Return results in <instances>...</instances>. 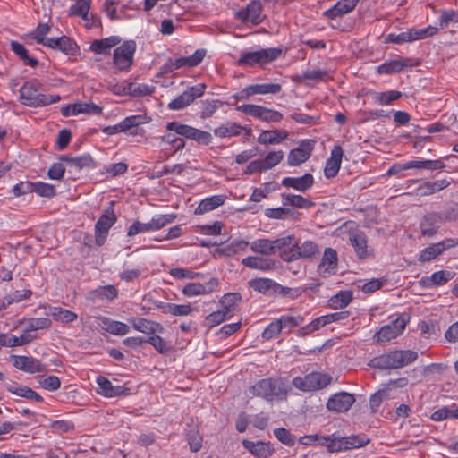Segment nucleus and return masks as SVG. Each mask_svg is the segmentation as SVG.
I'll return each mask as SVG.
<instances>
[{
	"label": "nucleus",
	"instance_id": "19",
	"mask_svg": "<svg viewBox=\"0 0 458 458\" xmlns=\"http://www.w3.org/2000/svg\"><path fill=\"white\" fill-rule=\"evenodd\" d=\"M452 219L449 216H443L441 213H430L424 216L420 222V231L424 236H433L438 230L439 225Z\"/></svg>",
	"mask_w": 458,
	"mask_h": 458
},
{
	"label": "nucleus",
	"instance_id": "45",
	"mask_svg": "<svg viewBox=\"0 0 458 458\" xmlns=\"http://www.w3.org/2000/svg\"><path fill=\"white\" fill-rule=\"evenodd\" d=\"M391 387L386 386L385 388L379 389L370 396L369 408L372 413H377L382 403L385 400L391 398Z\"/></svg>",
	"mask_w": 458,
	"mask_h": 458
},
{
	"label": "nucleus",
	"instance_id": "20",
	"mask_svg": "<svg viewBox=\"0 0 458 458\" xmlns=\"http://www.w3.org/2000/svg\"><path fill=\"white\" fill-rule=\"evenodd\" d=\"M242 264L250 269L262 272H271L277 268V261L264 256H248L242 260Z\"/></svg>",
	"mask_w": 458,
	"mask_h": 458
},
{
	"label": "nucleus",
	"instance_id": "35",
	"mask_svg": "<svg viewBox=\"0 0 458 458\" xmlns=\"http://www.w3.org/2000/svg\"><path fill=\"white\" fill-rule=\"evenodd\" d=\"M118 295V291L114 285L99 286L88 293V299L92 301H111Z\"/></svg>",
	"mask_w": 458,
	"mask_h": 458
},
{
	"label": "nucleus",
	"instance_id": "52",
	"mask_svg": "<svg viewBox=\"0 0 458 458\" xmlns=\"http://www.w3.org/2000/svg\"><path fill=\"white\" fill-rule=\"evenodd\" d=\"M11 49L24 62L26 65L36 67L38 64V60L29 55L24 46L17 41L11 42Z\"/></svg>",
	"mask_w": 458,
	"mask_h": 458
},
{
	"label": "nucleus",
	"instance_id": "1",
	"mask_svg": "<svg viewBox=\"0 0 458 458\" xmlns=\"http://www.w3.org/2000/svg\"><path fill=\"white\" fill-rule=\"evenodd\" d=\"M290 390L291 387L281 377L260 379L250 389L254 396L261 397L270 403L286 400Z\"/></svg>",
	"mask_w": 458,
	"mask_h": 458
},
{
	"label": "nucleus",
	"instance_id": "32",
	"mask_svg": "<svg viewBox=\"0 0 458 458\" xmlns=\"http://www.w3.org/2000/svg\"><path fill=\"white\" fill-rule=\"evenodd\" d=\"M359 0H341L333 7L327 10L324 15L328 19H335L351 13L357 5Z\"/></svg>",
	"mask_w": 458,
	"mask_h": 458
},
{
	"label": "nucleus",
	"instance_id": "25",
	"mask_svg": "<svg viewBox=\"0 0 458 458\" xmlns=\"http://www.w3.org/2000/svg\"><path fill=\"white\" fill-rule=\"evenodd\" d=\"M414 64L411 58H396L389 61H386L380 64L377 71L379 74H391L402 72L406 67H412Z\"/></svg>",
	"mask_w": 458,
	"mask_h": 458
},
{
	"label": "nucleus",
	"instance_id": "26",
	"mask_svg": "<svg viewBox=\"0 0 458 458\" xmlns=\"http://www.w3.org/2000/svg\"><path fill=\"white\" fill-rule=\"evenodd\" d=\"M369 439L365 436L352 435L348 437H336V445L332 448L337 451L359 448L368 444Z\"/></svg>",
	"mask_w": 458,
	"mask_h": 458
},
{
	"label": "nucleus",
	"instance_id": "64",
	"mask_svg": "<svg viewBox=\"0 0 458 458\" xmlns=\"http://www.w3.org/2000/svg\"><path fill=\"white\" fill-rule=\"evenodd\" d=\"M33 192L41 197L50 198L55 194V189L53 185L42 182L33 183Z\"/></svg>",
	"mask_w": 458,
	"mask_h": 458
},
{
	"label": "nucleus",
	"instance_id": "61",
	"mask_svg": "<svg viewBox=\"0 0 458 458\" xmlns=\"http://www.w3.org/2000/svg\"><path fill=\"white\" fill-rule=\"evenodd\" d=\"M153 232L151 228L150 221L143 223L140 221H134L132 225L128 228L127 236L133 237L139 233Z\"/></svg>",
	"mask_w": 458,
	"mask_h": 458
},
{
	"label": "nucleus",
	"instance_id": "4",
	"mask_svg": "<svg viewBox=\"0 0 458 458\" xmlns=\"http://www.w3.org/2000/svg\"><path fill=\"white\" fill-rule=\"evenodd\" d=\"M282 54V48L270 47L256 51L243 52L237 64L239 65L254 66L265 65L276 60Z\"/></svg>",
	"mask_w": 458,
	"mask_h": 458
},
{
	"label": "nucleus",
	"instance_id": "10",
	"mask_svg": "<svg viewBox=\"0 0 458 458\" xmlns=\"http://www.w3.org/2000/svg\"><path fill=\"white\" fill-rule=\"evenodd\" d=\"M409 316L401 314L390 324L383 326L380 330L375 335L377 342H388L403 333L407 323Z\"/></svg>",
	"mask_w": 458,
	"mask_h": 458
},
{
	"label": "nucleus",
	"instance_id": "13",
	"mask_svg": "<svg viewBox=\"0 0 458 458\" xmlns=\"http://www.w3.org/2000/svg\"><path fill=\"white\" fill-rule=\"evenodd\" d=\"M94 323L96 327L115 336L126 335L131 331L130 326L126 323L104 316L95 317Z\"/></svg>",
	"mask_w": 458,
	"mask_h": 458
},
{
	"label": "nucleus",
	"instance_id": "62",
	"mask_svg": "<svg viewBox=\"0 0 458 458\" xmlns=\"http://www.w3.org/2000/svg\"><path fill=\"white\" fill-rule=\"evenodd\" d=\"M190 96L191 95H189L187 93V91L185 90L180 96H178L176 98H174L168 104L169 109L181 110V109L184 108L185 106H189L191 103H192V98Z\"/></svg>",
	"mask_w": 458,
	"mask_h": 458
},
{
	"label": "nucleus",
	"instance_id": "56",
	"mask_svg": "<svg viewBox=\"0 0 458 458\" xmlns=\"http://www.w3.org/2000/svg\"><path fill=\"white\" fill-rule=\"evenodd\" d=\"M327 324L329 323L328 318H327L326 315L318 317L313 321H311L310 324L301 327L298 331V335L301 336L307 335L314 331L320 329L321 327H325Z\"/></svg>",
	"mask_w": 458,
	"mask_h": 458
},
{
	"label": "nucleus",
	"instance_id": "41",
	"mask_svg": "<svg viewBox=\"0 0 458 458\" xmlns=\"http://www.w3.org/2000/svg\"><path fill=\"white\" fill-rule=\"evenodd\" d=\"M240 301L241 295L239 293H226L219 301V310L224 311L227 317L231 318L233 315L235 308Z\"/></svg>",
	"mask_w": 458,
	"mask_h": 458
},
{
	"label": "nucleus",
	"instance_id": "51",
	"mask_svg": "<svg viewBox=\"0 0 458 458\" xmlns=\"http://www.w3.org/2000/svg\"><path fill=\"white\" fill-rule=\"evenodd\" d=\"M32 294L30 290L24 289L22 291H15L10 295L6 296L3 301H0V310L5 309L13 303L21 302L23 300L29 299Z\"/></svg>",
	"mask_w": 458,
	"mask_h": 458
},
{
	"label": "nucleus",
	"instance_id": "58",
	"mask_svg": "<svg viewBox=\"0 0 458 458\" xmlns=\"http://www.w3.org/2000/svg\"><path fill=\"white\" fill-rule=\"evenodd\" d=\"M51 316L55 320L63 323H69L77 318V315L75 313L58 307L53 308L51 310Z\"/></svg>",
	"mask_w": 458,
	"mask_h": 458
},
{
	"label": "nucleus",
	"instance_id": "49",
	"mask_svg": "<svg viewBox=\"0 0 458 458\" xmlns=\"http://www.w3.org/2000/svg\"><path fill=\"white\" fill-rule=\"evenodd\" d=\"M373 100L381 105L388 106L392 102L399 99L402 97V92L398 90H389L386 92H373L371 93Z\"/></svg>",
	"mask_w": 458,
	"mask_h": 458
},
{
	"label": "nucleus",
	"instance_id": "2",
	"mask_svg": "<svg viewBox=\"0 0 458 458\" xmlns=\"http://www.w3.org/2000/svg\"><path fill=\"white\" fill-rule=\"evenodd\" d=\"M41 83L37 80L26 81L20 89V100L28 106L38 107L58 102L59 95H46L39 93Z\"/></svg>",
	"mask_w": 458,
	"mask_h": 458
},
{
	"label": "nucleus",
	"instance_id": "21",
	"mask_svg": "<svg viewBox=\"0 0 458 458\" xmlns=\"http://www.w3.org/2000/svg\"><path fill=\"white\" fill-rule=\"evenodd\" d=\"M217 286L218 280L216 278H211L205 284L189 283L183 287L182 293L187 297L206 295L215 292Z\"/></svg>",
	"mask_w": 458,
	"mask_h": 458
},
{
	"label": "nucleus",
	"instance_id": "36",
	"mask_svg": "<svg viewBox=\"0 0 458 458\" xmlns=\"http://www.w3.org/2000/svg\"><path fill=\"white\" fill-rule=\"evenodd\" d=\"M157 307L162 309L163 312L165 314H170L178 317L188 316L195 310V309L192 308L190 303L175 304L170 302H160V304H158Z\"/></svg>",
	"mask_w": 458,
	"mask_h": 458
},
{
	"label": "nucleus",
	"instance_id": "28",
	"mask_svg": "<svg viewBox=\"0 0 458 458\" xmlns=\"http://www.w3.org/2000/svg\"><path fill=\"white\" fill-rule=\"evenodd\" d=\"M342 158V148L340 146H335L324 169V174L327 178H333L337 174L341 166Z\"/></svg>",
	"mask_w": 458,
	"mask_h": 458
},
{
	"label": "nucleus",
	"instance_id": "9",
	"mask_svg": "<svg viewBox=\"0 0 458 458\" xmlns=\"http://www.w3.org/2000/svg\"><path fill=\"white\" fill-rule=\"evenodd\" d=\"M166 130L174 131L180 136H183L187 139L193 140L199 144L208 145L212 140V135L196 128H193L187 124H182L178 122H170L166 124Z\"/></svg>",
	"mask_w": 458,
	"mask_h": 458
},
{
	"label": "nucleus",
	"instance_id": "17",
	"mask_svg": "<svg viewBox=\"0 0 458 458\" xmlns=\"http://www.w3.org/2000/svg\"><path fill=\"white\" fill-rule=\"evenodd\" d=\"M458 245V240L448 238L437 243L429 245L420 251L419 260L421 262L430 261L442 254L445 250Z\"/></svg>",
	"mask_w": 458,
	"mask_h": 458
},
{
	"label": "nucleus",
	"instance_id": "55",
	"mask_svg": "<svg viewBox=\"0 0 458 458\" xmlns=\"http://www.w3.org/2000/svg\"><path fill=\"white\" fill-rule=\"evenodd\" d=\"M450 185V181L447 179L437 180L435 182H424L420 185V189H424L423 195H431L441 190L447 188Z\"/></svg>",
	"mask_w": 458,
	"mask_h": 458
},
{
	"label": "nucleus",
	"instance_id": "63",
	"mask_svg": "<svg viewBox=\"0 0 458 458\" xmlns=\"http://www.w3.org/2000/svg\"><path fill=\"white\" fill-rule=\"evenodd\" d=\"M51 327V320L47 318H30L27 323V329L37 331L39 329H47Z\"/></svg>",
	"mask_w": 458,
	"mask_h": 458
},
{
	"label": "nucleus",
	"instance_id": "16",
	"mask_svg": "<svg viewBox=\"0 0 458 458\" xmlns=\"http://www.w3.org/2000/svg\"><path fill=\"white\" fill-rule=\"evenodd\" d=\"M354 394L347 392H339L331 395L327 403V409L335 412H346L355 403Z\"/></svg>",
	"mask_w": 458,
	"mask_h": 458
},
{
	"label": "nucleus",
	"instance_id": "40",
	"mask_svg": "<svg viewBox=\"0 0 458 458\" xmlns=\"http://www.w3.org/2000/svg\"><path fill=\"white\" fill-rule=\"evenodd\" d=\"M206 55V50L203 48L197 49L194 54L185 57H179L175 59V67L177 69L187 67L191 68L199 65Z\"/></svg>",
	"mask_w": 458,
	"mask_h": 458
},
{
	"label": "nucleus",
	"instance_id": "24",
	"mask_svg": "<svg viewBox=\"0 0 458 458\" xmlns=\"http://www.w3.org/2000/svg\"><path fill=\"white\" fill-rule=\"evenodd\" d=\"M337 267V253L332 248H327L318 265V271L320 276L327 277L335 274Z\"/></svg>",
	"mask_w": 458,
	"mask_h": 458
},
{
	"label": "nucleus",
	"instance_id": "23",
	"mask_svg": "<svg viewBox=\"0 0 458 458\" xmlns=\"http://www.w3.org/2000/svg\"><path fill=\"white\" fill-rule=\"evenodd\" d=\"M261 11V2L254 0L248 4L245 8L239 10L237 15L242 21L259 24L262 21Z\"/></svg>",
	"mask_w": 458,
	"mask_h": 458
},
{
	"label": "nucleus",
	"instance_id": "11",
	"mask_svg": "<svg viewBox=\"0 0 458 458\" xmlns=\"http://www.w3.org/2000/svg\"><path fill=\"white\" fill-rule=\"evenodd\" d=\"M98 168V172L91 173L90 178L95 182L104 180L105 174L117 176L124 174L127 171V165L124 163H115L107 165L106 167L98 165L97 163L88 155V172Z\"/></svg>",
	"mask_w": 458,
	"mask_h": 458
},
{
	"label": "nucleus",
	"instance_id": "50",
	"mask_svg": "<svg viewBox=\"0 0 458 458\" xmlns=\"http://www.w3.org/2000/svg\"><path fill=\"white\" fill-rule=\"evenodd\" d=\"M249 285L259 293L267 294L273 293L276 282L269 278H255L249 281Z\"/></svg>",
	"mask_w": 458,
	"mask_h": 458
},
{
	"label": "nucleus",
	"instance_id": "15",
	"mask_svg": "<svg viewBox=\"0 0 458 458\" xmlns=\"http://www.w3.org/2000/svg\"><path fill=\"white\" fill-rule=\"evenodd\" d=\"M282 89L280 83H257L243 88L238 94L237 98L247 99L254 95H276Z\"/></svg>",
	"mask_w": 458,
	"mask_h": 458
},
{
	"label": "nucleus",
	"instance_id": "33",
	"mask_svg": "<svg viewBox=\"0 0 458 458\" xmlns=\"http://www.w3.org/2000/svg\"><path fill=\"white\" fill-rule=\"evenodd\" d=\"M276 239L270 240L267 238L256 239L250 242V250L260 256L268 258L276 254Z\"/></svg>",
	"mask_w": 458,
	"mask_h": 458
},
{
	"label": "nucleus",
	"instance_id": "31",
	"mask_svg": "<svg viewBox=\"0 0 458 458\" xmlns=\"http://www.w3.org/2000/svg\"><path fill=\"white\" fill-rule=\"evenodd\" d=\"M242 445L254 456L259 458H267L272 455L274 449L268 443L263 441L253 442L248 439L242 441Z\"/></svg>",
	"mask_w": 458,
	"mask_h": 458
},
{
	"label": "nucleus",
	"instance_id": "6",
	"mask_svg": "<svg viewBox=\"0 0 458 458\" xmlns=\"http://www.w3.org/2000/svg\"><path fill=\"white\" fill-rule=\"evenodd\" d=\"M136 48L137 45L134 40H127L114 49L113 63L118 71L128 72L131 69Z\"/></svg>",
	"mask_w": 458,
	"mask_h": 458
},
{
	"label": "nucleus",
	"instance_id": "14",
	"mask_svg": "<svg viewBox=\"0 0 458 458\" xmlns=\"http://www.w3.org/2000/svg\"><path fill=\"white\" fill-rule=\"evenodd\" d=\"M276 253L279 251L280 258L285 262L297 260V240L293 235L276 239Z\"/></svg>",
	"mask_w": 458,
	"mask_h": 458
},
{
	"label": "nucleus",
	"instance_id": "37",
	"mask_svg": "<svg viewBox=\"0 0 458 458\" xmlns=\"http://www.w3.org/2000/svg\"><path fill=\"white\" fill-rule=\"evenodd\" d=\"M43 46L55 50H60L65 54H71L74 49L75 43L69 38L63 36L60 38H48Z\"/></svg>",
	"mask_w": 458,
	"mask_h": 458
},
{
	"label": "nucleus",
	"instance_id": "59",
	"mask_svg": "<svg viewBox=\"0 0 458 458\" xmlns=\"http://www.w3.org/2000/svg\"><path fill=\"white\" fill-rule=\"evenodd\" d=\"M144 123V118L141 115L128 116L122 121L124 132L130 134H136L137 127Z\"/></svg>",
	"mask_w": 458,
	"mask_h": 458
},
{
	"label": "nucleus",
	"instance_id": "12",
	"mask_svg": "<svg viewBox=\"0 0 458 458\" xmlns=\"http://www.w3.org/2000/svg\"><path fill=\"white\" fill-rule=\"evenodd\" d=\"M116 216L114 211L106 210L97 221L95 225V243L102 246L108 236L110 228L116 222Z\"/></svg>",
	"mask_w": 458,
	"mask_h": 458
},
{
	"label": "nucleus",
	"instance_id": "27",
	"mask_svg": "<svg viewBox=\"0 0 458 458\" xmlns=\"http://www.w3.org/2000/svg\"><path fill=\"white\" fill-rule=\"evenodd\" d=\"M314 183V178L310 174H305L301 177H285L282 180V185L304 192L310 189Z\"/></svg>",
	"mask_w": 458,
	"mask_h": 458
},
{
	"label": "nucleus",
	"instance_id": "18",
	"mask_svg": "<svg viewBox=\"0 0 458 458\" xmlns=\"http://www.w3.org/2000/svg\"><path fill=\"white\" fill-rule=\"evenodd\" d=\"M313 149V142L311 140H302L300 146L292 149L287 157V164L290 166H297L306 162Z\"/></svg>",
	"mask_w": 458,
	"mask_h": 458
},
{
	"label": "nucleus",
	"instance_id": "39",
	"mask_svg": "<svg viewBox=\"0 0 458 458\" xmlns=\"http://www.w3.org/2000/svg\"><path fill=\"white\" fill-rule=\"evenodd\" d=\"M451 279V272L448 271H437L430 276L422 277L420 281L421 286L430 288L436 285H443Z\"/></svg>",
	"mask_w": 458,
	"mask_h": 458
},
{
	"label": "nucleus",
	"instance_id": "46",
	"mask_svg": "<svg viewBox=\"0 0 458 458\" xmlns=\"http://www.w3.org/2000/svg\"><path fill=\"white\" fill-rule=\"evenodd\" d=\"M248 246L250 247V242L248 240L235 238L220 251L226 256H232L245 251Z\"/></svg>",
	"mask_w": 458,
	"mask_h": 458
},
{
	"label": "nucleus",
	"instance_id": "3",
	"mask_svg": "<svg viewBox=\"0 0 458 458\" xmlns=\"http://www.w3.org/2000/svg\"><path fill=\"white\" fill-rule=\"evenodd\" d=\"M417 358L414 351H393L372 359L369 365L380 369H398L415 361Z\"/></svg>",
	"mask_w": 458,
	"mask_h": 458
},
{
	"label": "nucleus",
	"instance_id": "30",
	"mask_svg": "<svg viewBox=\"0 0 458 458\" xmlns=\"http://www.w3.org/2000/svg\"><path fill=\"white\" fill-rule=\"evenodd\" d=\"M289 136L285 130H267L260 132L258 142L262 145H277L282 143Z\"/></svg>",
	"mask_w": 458,
	"mask_h": 458
},
{
	"label": "nucleus",
	"instance_id": "5",
	"mask_svg": "<svg viewBox=\"0 0 458 458\" xmlns=\"http://www.w3.org/2000/svg\"><path fill=\"white\" fill-rule=\"evenodd\" d=\"M332 377L321 372H311L304 377H295L292 383L293 386L302 392H314L323 389L329 386Z\"/></svg>",
	"mask_w": 458,
	"mask_h": 458
},
{
	"label": "nucleus",
	"instance_id": "22",
	"mask_svg": "<svg viewBox=\"0 0 458 458\" xmlns=\"http://www.w3.org/2000/svg\"><path fill=\"white\" fill-rule=\"evenodd\" d=\"M12 359L16 369L27 373L34 374L47 370L46 366L33 357L13 355Z\"/></svg>",
	"mask_w": 458,
	"mask_h": 458
},
{
	"label": "nucleus",
	"instance_id": "34",
	"mask_svg": "<svg viewBox=\"0 0 458 458\" xmlns=\"http://www.w3.org/2000/svg\"><path fill=\"white\" fill-rule=\"evenodd\" d=\"M226 197L225 195H213L211 197L202 199L199 206L196 208L194 213L196 215H203L209 211H212L218 207L222 206L225 201Z\"/></svg>",
	"mask_w": 458,
	"mask_h": 458
},
{
	"label": "nucleus",
	"instance_id": "48",
	"mask_svg": "<svg viewBox=\"0 0 458 458\" xmlns=\"http://www.w3.org/2000/svg\"><path fill=\"white\" fill-rule=\"evenodd\" d=\"M352 301L351 291H341L328 300L329 306L333 309H344Z\"/></svg>",
	"mask_w": 458,
	"mask_h": 458
},
{
	"label": "nucleus",
	"instance_id": "57",
	"mask_svg": "<svg viewBox=\"0 0 458 458\" xmlns=\"http://www.w3.org/2000/svg\"><path fill=\"white\" fill-rule=\"evenodd\" d=\"M175 214H165V215H156L149 221L151 224L152 231H157L167 225L172 224L175 218Z\"/></svg>",
	"mask_w": 458,
	"mask_h": 458
},
{
	"label": "nucleus",
	"instance_id": "38",
	"mask_svg": "<svg viewBox=\"0 0 458 458\" xmlns=\"http://www.w3.org/2000/svg\"><path fill=\"white\" fill-rule=\"evenodd\" d=\"M129 322L132 325V327L144 334H154L156 332H161L163 327L160 324L148 320L147 318H131Z\"/></svg>",
	"mask_w": 458,
	"mask_h": 458
},
{
	"label": "nucleus",
	"instance_id": "42",
	"mask_svg": "<svg viewBox=\"0 0 458 458\" xmlns=\"http://www.w3.org/2000/svg\"><path fill=\"white\" fill-rule=\"evenodd\" d=\"M121 42V38L112 36L100 40H94L90 45V50L96 54H107L110 49Z\"/></svg>",
	"mask_w": 458,
	"mask_h": 458
},
{
	"label": "nucleus",
	"instance_id": "29",
	"mask_svg": "<svg viewBox=\"0 0 458 458\" xmlns=\"http://www.w3.org/2000/svg\"><path fill=\"white\" fill-rule=\"evenodd\" d=\"M96 382L98 385L97 392L106 397L119 396L126 390L122 386H113L108 378L102 376L98 377Z\"/></svg>",
	"mask_w": 458,
	"mask_h": 458
},
{
	"label": "nucleus",
	"instance_id": "54",
	"mask_svg": "<svg viewBox=\"0 0 458 458\" xmlns=\"http://www.w3.org/2000/svg\"><path fill=\"white\" fill-rule=\"evenodd\" d=\"M283 201L284 205H291L300 208H308L313 205L312 201L301 195L283 194Z\"/></svg>",
	"mask_w": 458,
	"mask_h": 458
},
{
	"label": "nucleus",
	"instance_id": "7",
	"mask_svg": "<svg viewBox=\"0 0 458 458\" xmlns=\"http://www.w3.org/2000/svg\"><path fill=\"white\" fill-rule=\"evenodd\" d=\"M236 110L266 123H277L284 118L283 114L279 111L259 105H240L236 106Z\"/></svg>",
	"mask_w": 458,
	"mask_h": 458
},
{
	"label": "nucleus",
	"instance_id": "53",
	"mask_svg": "<svg viewBox=\"0 0 458 458\" xmlns=\"http://www.w3.org/2000/svg\"><path fill=\"white\" fill-rule=\"evenodd\" d=\"M127 90L129 96L145 97L151 95L155 90V87L145 83L129 82Z\"/></svg>",
	"mask_w": 458,
	"mask_h": 458
},
{
	"label": "nucleus",
	"instance_id": "60",
	"mask_svg": "<svg viewBox=\"0 0 458 458\" xmlns=\"http://www.w3.org/2000/svg\"><path fill=\"white\" fill-rule=\"evenodd\" d=\"M284 158V152L282 150L277 151H270L267 153V155L265 157L264 159H260L263 166L265 168V171H267L276 165H278Z\"/></svg>",
	"mask_w": 458,
	"mask_h": 458
},
{
	"label": "nucleus",
	"instance_id": "43",
	"mask_svg": "<svg viewBox=\"0 0 458 458\" xmlns=\"http://www.w3.org/2000/svg\"><path fill=\"white\" fill-rule=\"evenodd\" d=\"M350 242L359 259H365L368 256L367 239L363 233H352Z\"/></svg>",
	"mask_w": 458,
	"mask_h": 458
},
{
	"label": "nucleus",
	"instance_id": "8",
	"mask_svg": "<svg viewBox=\"0 0 458 458\" xmlns=\"http://www.w3.org/2000/svg\"><path fill=\"white\" fill-rule=\"evenodd\" d=\"M437 28L428 26L425 29H410L399 34L390 33L386 36V43L403 44L406 42H413L420 39H424L428 37L433 36L437 33Z\"/></svg>",
	"mask_w": 458,
	"mask_h": 458
},
{
	"label": "nucleus",
	"instance_id": "47",
	"mask_svg": "<svg viewBox=\"0 0 458 458\" xmlns=\"http://www.w3.org/2000/svg\"><path fill=\"white\" fill-rule=\"evenodd\" d=\"M243 127L236 123H227L214 130V134L219 138L240 135Z\"/></svg>",
	"mask_w": 458,
	"mask_h": 458
},
{
	"label": "nucleus",
	"instance_id": "44",
	"mask_svg": "<svg viewBox=\"0 0 458 458\" xmlns=\"http://www.w3.org/2000/svg\"><path fill=\"white\" fill-rule=\"evenodd\" d=\"M319 253L318 245L312 241H305L299 244L297 242V260L310 259Z\"/></svg>",
	"mask_w": 458,
	"mask_h": 458
}]
</instances>
